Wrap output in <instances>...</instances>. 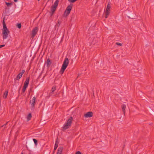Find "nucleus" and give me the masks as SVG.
Returning a JSON list of instances; mask_svg holds the SVG:
<instances>
[{"label":"nucleus","mask_w":154,"mask_h":154,"mask_svg":"<svg viewBox=\"0 0 154 154\" xmlns=\"http://www.w3.org/2000/svg\"><path fill=\"white\" fill-rule=\"evenodd\" d=\"M2 24L3 25V28L2 29L3 38V39H5L8 37V34L10 33V31L7 28L5 21L4 20L3 21Z\"/></svg>","instance_id":"f257e3e1"},{"label":"nucleus","mask_w":154,"mask_h":154,"mask_svg":"<svg viewBox=\"0 0 154 154\" xmlns=\"http://www.w3.org/2000/svg\"><path fill=\"white\" fill-rule=\"evenodd\" d=\"M69 63V61L68 58H66L62 65L60 71V73L63 74L65 69L67 67Z\"/></svg>","instance_id":"f03ea898"},{"label":"nucleus","mask_w":154,"mask_h":154,"mask_svg":"<svg viewBox=\"0 0 154 154\" xmlns=\"http://www.w3.org/2000/svg\"><path fill=\"white\" fill-rule=\"evenodd\" d=\"M73 121V118L72 116H71L69 119H68L67 121L65 123L63 127V130H65L68 129L71 126V124Z\"/></svg>","instance_id":"7ed1b4c3"},{"label":"nucleus","mask_w":154,"mask_h":154,"mask_svg":"<svg viewBox=\"0 0 154 154\" xmlns=\"http://www.w3.org/2000/svg\"><path fill=\"white\" fill-rule=\"evenodd\" d=\"M59 1L56 0L54 2V5H52L51 7V16H52L54 14L56 9L58 5Z\"/></svg>","instance_id":"20e7f679"},{"label":"nucleus","mask_w":154,"mask_h":154,"mask_svg":"<svg viewBox=\"0 0 154 154\" xmlns=\"http://www.w3.org/2000/svg\"><path fill=\"white\" fill-rule=\"evenodd\" d=\"M72 6L73 5L71 4L66 8V9L64 12V15L66 17L68 16L70 13L72 7Z\"/></svg>","instance_id":"39448f33"},{"label":"nucleus","mask_w":154,"mask_h":154,"mask_svg":"<svg viewBox=\"0 0 154 154\" xmlns=\"http://www.w3.org/2000/svg\"><path fill=\"white\" fill-rule=\"evenodd\" d=\"M35 103V97H33L32 100L30 101V103H31V109H33L34 108Z\"/></svg>","instance_id":"423d86ee"},{"label":"nucleus","mask_w":154,"mask_h":154,"mask_svg":"<svg viewBox=\"0 0 154 154\" xmlns=\"http://www.w3.org/2000/svg\"><path fill=\"white\" fill-rule=\"evenodd\" d=\"M38 31V27H36L34 28L32 30V37L33 38L36 35Z\"/></svg>","instance_id":"0eeeda50"},{"label":"nucleus","mask_w":154,"mask_h":154,"mask_svg":"<svg viewBox=\"0 0 154 154\" xmlns=\"http://www.w3.org/2000/svg\"><path fill=\"white\" fill-rule=\"evenodd\" d=\"M93 112H88L84 115V116L86 118L91 117L93 116Z\"/></svg>","instance_id":"6e6552de"},{"label":"nucleus","mask_w":154,"mask_h":154,"mask_svg":"<svg viewBox=\"0 0 154 154\" xmlns=\"http://www.w3.org/2000/svg\"><path fill=\"white\" fill-rule=\"evenodd\" d=\"M29 78L27 77L26 78V79L25 82L24 84V86L27 87L28 85L29 84Z\"/></svg>","instance_id":"1a4fd4ad"},{"label":"nucleus","mask_w":154,"mask_h":154,"mask_svg":"<svg viewBox=\"0 0 154 154\" xmlns=\"http://www.w3.org/2000/svg\"><path fill=\"white\" fill-rule=\"evenodd\" d=\"M63 148L62 147H60L57 150V154H62Z\"/></svg>","instance_id":"9d476101"},{"label":"nucleus","mask_w":154,"mask_h":154,"mask_svg":"<svg viewBox=\"0 0 154 154\" xmlns=\"http://www.w3.org/2000/svg\"><path fill=\"white\" fill-rule=\"evenodd\" d=\"M51 62L49 59V58H48L46 62V64L47 67H49L51 64Z\"/></svg>","instance_id":"9b49d317"},{"label":"nucleus","mask_w":154,"mask_h":154,"mask_svg":"<svg viewBox=\"0 0 154 154\" xmlns=\"http://www.w3.org/2000/svg\"><path fill=\"white\" fill-rule=\"evenodd\" d=\"M59 144V142L57 141V139L54 145V151L57 148L58 146V144Z\"/></svg>","instance_id":"f8f14e48"},{"label":"nucleus","mask_w":154,"mask_h":154,"mask_svg":"<svg viewBox=\"0 0 154 154\" xmlns=\"http://www.w3.org/2000/svg\"><path fill=\"white\" fill-rule=\"evenodd\" d=\"M22 75L20 73L17 76L16 78L14 79L15 80H18L22 77Z\"/></svg>","instance_id":"ddd939ff"},{"label":"nucleus","mask_w":154,"mask_h":154,"mask_svg":"<svg viewBox=\"0 0 154 154\" xmlns=\"http://www.w3.org/2000/svg\"><path fill=\"white\" fill-rule=\"evenodd\" d=\"M126 108V105L125 104H123L122 106V111L123 112L124 115H125V109Z\"/></svg>","instance_id":"4468645a"},{"label":"nucleus","mask_w":154,"mask_h":154,"mask_svg":"<svg viewBox=\"0 0 154 154\" xmlns=\"http://www.w3.org/2000/svg\"><path fill=\"white\" fill-rule=\"evenodd\" d=\"M110 14V11L106 10L105 12V18H107Z\"/></svg>","instance_id":"2eb2a0df"},{"label":"nucleus","mask_w":154,"mask_h":154,"mask_svg":"<svg viewBox=\"0 0 154 154\" xmlns=\"http://www.w3.org/2000/svg\"><path fill=\"white\" fill-rule=\"evenodd\" d=\"M8 91H5V92L4 94V95L3 96V97L5 99H6L7 98V95H8Z\"/></svg>","instance_id":"dca6fc26"},{"label":"nucleus","mask_w":154,"mask_h":154,"mask_svg":"<svg viewBox=\"0 0 154 154\" xmlns=\"http://www.w3.org/2000/svg\"><path fill=\"white\" fill-rule=\"evenodd\" d=\"M32 118V115L30 113L28 115L27 117V119L29 121L30 120L31 118Z\"/></svg>","instance_id":"f3484780"},{"label":"nucleus","mask_w":154,"mask_h":154,"mask_svg":"<svg viewBox=\"0 0 154 154\" xmlns=\"http://www.w3.org/2000/svg\"><path fill=\"white\" fill-rule=\"evenodd\" d=\"M33 141L35 145L37 146L38 144L37 140L36 139L34 138L33 139Z\"/></svg>","instance_id":"a211bd4d"},{"label":"nucleus","mask_w":154,"mask_h":154,"mask_svg":"<svg viewBox=\"0 0 154 154\" xmlns=\"http://www.w3.org/2000/svg\"><path fill=\"white\" fill-rule=\"evenodd\" d=\"M111 8L109 4H108L107 6V8L106 9V10L107 11H110V8Z\"/></svg>","instance_id":"6ab92c4d"},{"label":"nucleus","mask_w":154,"mask_h":154,"mask_svg":"<svg viewBox=\"0 0 154 154\" xmlns=\"http://www.w3.org/2000/svg\"><path fill=\"white\" fill-rule=\"evenodd\" d=\"M27 88V87L23 86V89H22V93H24V92Z\"/></svg>","instance_id":"aec40b11"},{"label":"nucleus","mask_w":154,"mask_h":154,"mask_svg":"<svg viewBox=\"0 0 154 154\" xmlns=\"http://www.w3.org/2000/svg\"><path fill=\"white\" fill-rule=\"evenodd\" d=\"M56 89V86H54L51 89L52 92H54Z\"/></svg>","instance_id":"412c9836"},{"label":"nucleus","mask_w":154,"mask_h":154,"mask_svg":"<svg viewBox=\"0 0 154 154\" xmlns=\"http://www.w3.org/2000/svg\"><path fill=\"white\" fill-rule=\"evenodd\" d=\"M75 14H72V15L71 16V20H73L75 18Z\"/></svg>","instance_id":"4be33fe9"},{"label":"nucleus","mask_w":154,"mask_h":154,"mask_svg":"<svg viewBox=\"0 0 154 154\" xmlns=\"http://www.w3.org/2000/svg\"><path fill=\"white\" fill-rule=\"evenodd\" d=\"M5 3L8 6H9L12 5V3L7 2H5Z\"/></svg>","instance_id":"5701e85b"},{"label":"nucleus","mask_w":154,"mask_h":154,"mask_svg":"<svg viewBox=\"0 0 154 154\" xmlns=\"http://www.w3.org/2000/svg\"><path fill=\"white\" fill-rule=\"evenodd\" d=\"M17 26L18 28L20 29L21 27V23H18V24H17Z\"/></svg>","instance_id":"b1692460"},{"label":"nucleus","mask_w":154,"mask_h":154,"mask_svg":"<svg viewBox=\"0 0 154 154\" xmlns=\"http://www.w3.org/2000/svg\"><path fill=\"white\" fill-rule=\"evenodd\" d=\"M61 23V21L60 20H58V23L57 24V26L58 27L60 25V24Z\"/></svg>","instance_id":"393cba45"},{"label":"nucleus","mask_w":154,"mask_h":154,"mask_svg":"<svg viewBox=\"0 0 154 154\" xmlns=\"http://www.w3.org/2000/svg\"><path fill=\"white\" fill-rule=\"evenodd\" d=\"M8 122H7V123H6L5 124H4V125H2V126L1 127V128H2L3 127H4V128H5V127H5V126H6V125H7V124Z\"/></svg>","instance_id":"a878e982"},{"label":"nucleus","mask_w":154,"mask_h":154,"mask_svg":"<svg viewBox=\"0 0 154 154\" xmlns=\"http://www.w3.org/2000/svg\"><path fill=\"white\" fill-rule=\"evenodd\" d=\"M77 0H69V1L73 3Z\"/></svg>","instance_id":"bb28decb"},{"label":"nucleus","mask_w":154,"mask_h":154,"mask_svg":"<svg viewBox=\"0 0 154 154\" xmlns=\"http://www.w3.org/2000/svg\"><path fill=\"white\" fill-rule=\"evenodd\" d=\"M29 144H28L29 146H32L33 144V143L32 142H29Z\"/></svg>","instance_id":"cd10ccee"},{"label":"nucleus","mask_w":154,"mask_h":154,"mask_svg":"<svg viewBox=\"0 0 154 154\" xmlns=\"http://www.w3.org/2000/svg\"><path fill=\"white\" fill-rule=\"evenodd\" d=\"M116 44L118 45H119V46H122V44L121 43H119V42L116 43Z\"/></svg>","instance_id":"c85d7f7f"},{"label":"nucleus","mask_w":154,"mask_h":154,"mask_svg":"<svg viewBox=\"0 0 154 154\" xmlns=\"http://www.w3.org/2000/svg\"><path fill=\"white\" fill-rule=\"evenodd\" d=\"M25 70H22V72H20V73H21L22 75L25 72Z\"/></svg>","instance_id":"c756f323"},{"label":"nucleus","mask_w":154,"mask_h":154,"mask_svg":"<svg viewBox=\"0 0 154 154\" xmlns=\"http://www.w3.org/2000/svg\"><path fill=\"white\" fill-rule=\"evenodd\" d=\"M75 154H82L81 152L79 151L77 152Z\"/></svg>","instance_id":"7c9ffc66"},{"label":"nucleus","mask_w":154,"mask_h":154,"mask_svg":"<svg viewBox=\"0 0 154 154\" xmlns=\"http://www.w3.org/2000/svg\"><path fill=\"white\" fill-rule=\"evenodd\" d=\"M5 45H0V48H1L2 47H4L5 46Z\"/></svg>","instance_id":"2f4dec72"},{"label":"nucleus","mask_w":154,"mask_h":154,"mask_svg":"<svg viewBox=\"0 0 154 154\" xmlns=\"http://www.w3.org/2000/svg\"><path fill=\"white\" fill-rule=\"evenodd\" d=\"M14 1L15 2H17L18 0H14Z\"/></svg>","instance_id":"473e14b6"},{"label":"nucleus","mask_w":154,"mask_h":154,"mask_svg":"<svg viewBox=\"0 0 154 154\" xmlns=\"http://www.w3.org/2000/svg\"><path fill=\"white\" fill-rule=\"evenodd\" d=\"M5 17H4V18H3V21H4H4H5Z\"/></svg>","instance_id":"72a5a7b5"},{"label":"nucleus","mask_w":154,"mask_h":154,"mask_svg":"<svg viewBox=\"0 0 154 154\" xmlns=\"http://www.w3.org/2000/svg\"><path fill=\"white\" fill-rule=\"evenodd\" d=\"M21 154H23V153L22 152V153H21Z\"/></svg>","instance_id":"f704fd0d"},{"label":"nucleus","mask_w":154,"mask_h":154,"mask_svg":"<svg viewBox=\"0 0 154 154\" xmlns=\"http://www.w3.org/2000/svg\"><path fill=\"white\" fill-rule=\"evenodd\" d=\"M40 0H38V1H39Z\"/></svg>","instance_id":"c9c22d12"}]
</instances>
